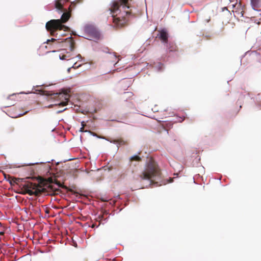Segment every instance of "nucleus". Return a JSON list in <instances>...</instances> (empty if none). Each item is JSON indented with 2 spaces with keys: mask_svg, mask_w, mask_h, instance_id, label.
Masks as SVG:
<instances>
[{
  "mask_svg": "<svg viewBox=\"0 0 261 261\" xmlns=\"http://www.w3.org/2000/svg\"><path fill=\"white\" fill-rule=\"evenodd\" d=\"M69 0H59L55 2V7L59 14H62L60 19H52L46 24L45 27L48 31H50L53 35L56 30H67L68 28L63 23H66L71 16L72 11L71 5L68 8V10L63 8L65 3Z\"/></svg>",
  "mask_w": 261,
  "mask_h": 261,
  "instance_id": "f257e3e1",
  "label": "nucleus"
},
{
  "mask_svg": "<svg viewBox=\"0 0 261 261\" xmlns=\"http://www.w3.org/2000/svg\"><path fill=\"white\" fill-rule=\"evenodd\" d=\"M128 0H114L111 3L110 8L112 14L111 19L115 25L121 27L125 24L128 17L130 16V7L128 4Z\"/></svg>",
  "mask_w": 261,
  "mask_h": 261,
  "instance_id": "f03ea898",
  "label": "nucleus"
},
{
  "mask_svg": "<svg viewBox=\"0 0 261 261\" xmlns=\"http://www.w3.org/2000/svg\"><path fill=\"white\" fill-rule=\"evenodd\" d=\"M141 180H146V187L153 184V181L160 178V172L158 166L152 161H149L144 170L139 175Z\"/></svg>",
  "mask_w": 261,
  "mask_h": 261,
  "instance_id": "7ed1b4c3",
  "label": "nucleus"
},
{
  "mask_svg": "<svg viewBox=\"0 0 261 261\" xmlns=\"http://www.w3.org/2000/svg\"><path fill=\"white\" fill-rule=\"evenodd\" d=\"M159 38L162 40V42L166 45L167 49L169 51H172L175 49V46L173 43H168V34L167 31L163 29L161 30L159 34Z\"/></svg>",
  "mask_w": 261,
  "mask_h": 261,
  "instance_id": "20e7f679",
  "label": "nucleus"
},
{
  "mask_svg": "<svg viewBox=\"0 0 261 261\" xmlns=\"http://www.w3.org/2000/svg\"><path fill=\"white\" fill-rule=\"evenodd\" d=\"M84 31L94 39L98 40L100 38V33L93 25L86 24L84 26Z\"/></svg>",
  "mask_w": 261,
  "mask_h": 261,
  "instance_id": "39448f33",
  "label": "nucleus"
},
{
  "mask_svg": "<svg viewBox=\"0 0 261 261\" xmlns=\"http://www.w3.org/2000/svg\"><path fill=\"white\" fill-rule=\"evenodd\" d=\"M55 95L56 97H58L60 99L63 98V99L64 100V101H63L61 102L60 103L55 104L56 105H59L65 106L66 105V103L68 102V98H69V95L68 94L57 93L55 94Z\"/></svg>",
  "mask_w": 261,
  "mask_h": 261,
  "instance_id": "423d86ee",
  "label": "nucleus"
},
{
  "mask_svg": "<svg viewBox=\"0 0 261 261\" xmlns=\"http://www.w3.org/2000/svg\"><path fill=\"white\" fill-rule=\"evenodd\" d=\"M251 5L253 10L257 11H260V10L257 9L261 7L260 0H251Z\"/></svg>",
  "mask_w": 261,
  "mask_h": 261,
  "instance_id": "0eeeda50",
  "label": "nucleus"
},
{
  "mask_svg": "<svg viewBox=\"0 0 261 261\" xmlns=\"http://www.w3.org/2000/svg\"><path fill=\"white\" fill-rule=\"evenodd\" d=\"M150 66H152V68L156 71L159 72L162 71L163 70V64L161 62L153 63V64H150Z\"/></svg>",
  "mask_w": 261,
  "mask_h": 261,
  "instance_id": "6e6552de",
  "label": "nucleus"
},
{
  "mask_svg": "<svg viewBox=\"0 0 261 261\" xmlns=\"http://www.w3.org/2000/svg\"><path fill=\"white\" fill-rule=\"evenodd\" d=\"M121 84L124 85L123 88L126 89L132 85V81L130 80H126L121 82Z\"/></svg>",
  "mask_w": 261,
  "mask_h": 261,
  "instance_id": "1a4fd4ad",
  "label": "nucleus"
},
{
  "mask_svg": "<svg viewBox=\"0 0 261 261\" xmlns=\"http://www.w3.org/2000/svg\"><path fill=\"white\" fill-rule=\"evenodd\" d=\"M101 138L109 141L110 143L117 144L118 148L119 147V145H121V141H116V140H112V141H111V140H109L108 139H106L105 137H102Z\"/></svg>",
  "mask_w": 261,
  "mask_h": 261,
  "instance_id": "9d476101",
  "label": "nucleus"
},
{
  "mask_svg": "<svg viewBox=\"0 0 261 261\" xmlns=\"http://www.w3.org/2000/svg\"><path fill=\"white\" fill-rule=\"evenodd\" d=\"M99 46L100 45L99 44H98L97 42H95L94 44H92L93 49L96 51H100V49Z\"/></svg>",
  "mask_w": 261,
  "mask_h": 261,
  "instance_id": "9b49d317",
  "label": "nucleus"
},
{
  "mask_svg": "<svg viewBox=\"0 0 261 261\" xmlns=\"http://www.w3.org/2000/svg\"><path fill=\"white\" fill-rule=\"evenodd\" d=\"M141 160V158L139 157L138 155H134L133 156H132L130 158V161H140Z\"/></svg>",
  "mask_w": 261,
  "mask_h": 261,
  "instance_id": "f8f14e48",
  "label": "nucleus"
},
{
  "mask_svg": "<svg viewBox=\"0 0 261 261\" xmlns=\"http://www.w3.org/2000/svg\"><path fill=\"white\" fill-rule=\"evenodd\" d=\"M26 192L30 195H32L34 194V192L31 190L29 187L25 188Z\"/></svg>",
  "mask_w": 261,
  "mask_h": 261,
  "instance_id": "ddd939ff",
  "label": "nucleus"
},
{
  "mask_svg": "<svg viewBox=\"0 0 261 261\" xmlns=\"http://www.w3.org/2000/svg\"><path fill=\"white\" fill-rule=\"evenodd\" d=\"M59 57H60V60H66L67 58L69 57V56L63 55L62 56L60 55Z\"/></svg>",
  "mask_w": 261,
  "mask_h": 261,
  "instance_id": "4468645a",
  "label": "nucleus"
},
{
  "mask_svg": "<svg viewBox=\"0 0 261 261\" xmlns=\"http://www.w3.org/2000/svg\"><path fill=\"white\" fill-rule=\"evenodd\" d=\"M81 66V64L76 65V63H75L71 67L72 68L76 69Z\"/></svg>",
  "mask_w": 261,
  "mask_h": 261,
  "instance_id": "2eb2a0df",
  "label": "nucleus"
},
{
  "mask_svg": "<svg viewBox=\"0 0 261 261\" xmlns=\"http://www.w3.org/2000/svg\"><path fill=\"white\" fill-rule=\"evenodd\" d=\"M101 223H102V224H103L105 223V222H102V220H100V222H99V224H98V225H96L95 224H93L92 225L91 227H92V228H94V227H96V228H97V227H98V226L99 225V224H101Z\"/></svg>",
  "mask_w": 261,
  "mask_h": 261,
  "instance_id": "dca6fc26",
  "label": "nucleus"
},
{
  "mask_svg": "<svg viewBox=\"0 0 261 261\" xmlns=\"http://www.w3.org/2000/svg\"><path fill=\"white\" fill-rule=\"evenodd\" d=\"M44 163V162H40V163H29V164H25V165L26 166H31V165H35V164H43Z\"/></svg>",
  "mask_w": 261,
  "mask_h": 261,
  "instance_id": "f3484780",
  "label": "nucleus"
},
{
  "mask_svg": "<svg viewBox=\"0 0 261 261\" xmlns=\"http://www.w3.org/2000/svg\"><path fill=\"white\" fill-rule=\"evenodd\" d=\"M74 48L73 45L72 43H70V50H73Z\"/></svg>",
  "mask_w": 261,
  "mask_h": 261,
  "instance_id": "a211bd4d",
  "label": "nucleus"
},
{
  "mask_svg": "<svg viewBox=\"0 0 261 261\" xmlns=\"http://www.w3.org/2000/svg\"><path fill=\"white\" fill-rule=\"evenodd\" d=\"M112 55H113V58H114L115 59H116L118 58V57L116 56L115 53H113Z\"/></svg>",
  "mask_w": 261,
  "mask_h": 261,
  "instance_id": "6ab92c4d",
  "label": "nucleus"
},
{
  "mask_svg": "<svg viewBox=\"0 0 261 261\" xmlns=\"http://www.w3.org/2000/svg\"><path fill=\"white\" fill-rule=\"evenodd\" d=\"M83 123H84V122H82V124L83 127L80 128V132H85L84 130V128H83V127H84ZM85 132H87V131L86 130Z\"/></svg>",
  "mask_w": 261,
  "mask_h": 261,
  "instance_id": "aec40b11",
  "label": "nucleus"
},
{
  "mask_svg": "<svg viewBox=\"0 0 261 261\" xmlns=\"http://www.w3.org/2000/svg\"><path fill=\"white\" fill-rule=\"evenodd\" d=\"M124 94H127L129 97L132 96L133 93L132 92H124Z\"/></svg>",
  "mask_w": 261,
  "mask_h": 261,
  "instance_id": "412c9836",
  "label": "nucleus"
},
{
  "mask_svg": "<svg viewBox=\"0 0 261 261\" xmlns=\"http://www.w3.org/2000/svg\"><path fill=\"white\" fill-rule=\"evenodd\" d=\"M66 109V108H65L63 110H62V109H60V110L58 111L57 113H61V112H63L64 111H65Z\"/></svg>",
  "mask_w": 261,
  "mask_h": 261,
  "instance_id": "4be33fe9",
  "label": "nucleus"
},
{
  "mask_svg": "<svg viewBox=\"0 0 261 261\" xmlns=\"http://www.w3.org/2000/svg\"><path fill=\"white\" fill-rule=\"evenodd\" d=\"M66 109V108H65L63 110H62V109H60V110L58 111L57 113H61V112H63L64 111H65Z\"/></svg>",
  "mask_w": 261,
  "mask_h": 261,
  "instance_id": "5701e85b",
  "label": "nucleus"
},
{
  "mask_svg": "<svg viewBox=\"0 0 261 261\" xmlns=\"http://www.w3.org/2000/svg\"><path fill=\"white\" fill-rule=\"evenodd\" d=\"M32 93V92H30V91H29L28 92H21L19 93V94H29V93Z\"/></svg>",
  "mask_w": 261,
  "mask_h": 261,
  "instance_id": "b1692460",
  "label": "nucleus"
},
{
  "mask_svg": "<svg viewBox=\"0 0 261 261\" xmlns=\"http://www.w3.org/2000/svg\"><path fill=\"white\" fill-rule=\"evenodd\" d=\"M56 40V39H55V38H51L50 40L48 39L47 40V42H48L50 41H55Z\"/></svg>",
  "mask_w": 261,
  "mask_h": 261,
  "instance_id": "393cba45",
  "label": "nucleus"
},
{
  "mask_svg": "<svg viewBox=\"0 0 261 261\" xmlns=\"http://www.w3.org/2000/svg\"><path fill=\"white\" fill-rule=\"evenodd\" d=\"M76 57H77L79 59H82V56H81L80 54H79Z\"/></svg>",
  "mask_w": 261,
  "mask_h": 261,
  "instance_id": "a878e982",
  "label": "nucleus"
},
{
  "mask_svg": "<svg viewBox=\"0 0 261 261\" xmlns=\"http://www.w3.org/2000/svg\"><path fill=\"white\" fill-rule=\"evenodd\" d=\"M237 5H238L237 3H236L235 4H232V7H235L237 6Z\"/></svg>",
  "mask_w": 261,
  "mask_h": 261,
  "instance_id": "bb28decb",
  "label": "nucleus"
},
{
  "mask_svg": "<svg viewBox=\"0 0 261 261\" xmlns=\"http://www.w3.org/2000/svg\"><path fill=\"white\" fill-rule=\"evenodd\" d=\"M71 69H72V68H71V67H69V68H68V69H67V71H68V72H69L70 71V70H71Z\"/></svg>",
  "mask_w": 261,
  "mask_h": 261,
  "instance_id": "cd10ccee",
  "label": "nucleus"
},
{
  "mask_svg": "<svg viewBox=\"0 0 261 261\" xmlns=\"http://www.w3.org/2000/svg\"><path fill=\"white\" fill-rule=\"evenodd\" d=\"M90 133H91V134H92V135H93V136H97V135H96L95 134H94V133H91V132H90Z\"/></svg>",
  "mask_w": 261,
  "mask_h": 261,
  "instance_id": "c85d7f7f",
  "label": "nucleus"
},
{
  "mask_svg": "<svg viewBox=\"0 0 261 261\" xmlns=\"http://www.w3.org/2000/svg\"><path fill=\"white\" fill-rule=\"evenodd\" d=\"M108 48H106L105 50H102V51H103V52H106V53H107V50H108Z\"/></svg>",
  "mask_w": 261,
  "mask_h": 261,
  "instance_id": "c756f323",
  "label": "nucleus"
},
{
  "mask_svg": "<svg viewBox=\"0 0 261 261\" xmlns=\"http://www.w3.org/2000/svg\"><path fill=\"white\" fill-rule=\"evenodd\" d=\"M116 198L118 199H120L119 196H117Z\"/></svg>",
  "mask_w": 261,
  "mask_h": 261,
  "instance_id": "7c9ffc66",
  "label": "nucleus"
},
{
  "mask_svg": "<svg viewBox=\"0 0 261 261\" xmlns=\"http://www.w3.org/2000/svg\"><path fill=\"white\" fill-rule=\"evenodd\" d=\"M241 16H243V12H242H242H241Z\"/></svg>",
  "mask_w": 261,
  "mask_h": 261,
  "instance_id": "2f4dec72",
  "label": "nucleus"
},
{
  "mask_svg": "<svg viewBox=\"0 0 261 261\" xmlns=\"http://www.w3.org/2000/svg\"><path fill=\"white\" fill-rule=\"evenodd\" d=\"M120 60V59H119L115 63V65L117 64V63L118 62V61Z\"/></svg>",
  "mask_w": 261,
  "mask_h": 261,
  "instance_id": "473e14b6",
  "label": "nucleus"
},
{
  "mask_svg": "<svg viewBox=\"0 0 261 261\" xmlns=\"http://www.w3.org/2000/svg\"><path fill=\"white\" fill-rule=\"evenodd\" d=\"M112 202H115V201H114V200H111V202H110V203L111 204Z\"/></svg>",
  "mask_w": 261,
  "mask_h": 261,
  "instance_id": "72a5a7b5",
  "label": "nucleus"
},
{
  "mask_svg": "<svg viewBox=\"0 0 261 261\" xmlns=\"http://www.w3.org/2000/svg\"><path fill=\"white\" fill-rule=\"evenodd\" d=\"M183 120H184V119L181 118V120H179V121L181 122V121H182Z\"/></svg>",
  "mask_w": 261,
  "mask_h": 261,
  "instance_id": "f704fd0d",
  "label": "nucleus"
},
{
  "mask_svg": "<svg viewBox=\"0 0 261 261\" xmlns=\"http://www.w3.org/2000/svg\"><path fill=\"white\" fill-rule=\"evenodd\" d=\"M69 38H69V37H68V38H65V39H64V40H66L67 39H69Z\"/></svg>",
  "mask_w": 261,
  "mask_h": 261,
  "instance_id": "c9c22d12",
  "label": "nucleus"
},
{
  "mask_svg": "<svg viewBox=\"0 0 261 261\" xmlns=\"http://www.w3.org/2000/svg\"><path fill=\"white\" fill-rule=\"evenodd\" d=\"M170 182H172V179H171V181Z\"/></svg>",
  "mask_w": 261,
  "mask_h": 261,
  "instance_id": "e433bc0d",
  "label": "nucleus"
},
{
  "mask_svg": "<svg viewBox=\"0 0 261 261\" xmlns=\"http://www.w3.org/2000/svg\"><path fill=\"white\" fill-rule=\"evenodd\" d=\"M45 163H49V161L45 162Z\"/></svg>",
  "mask_w": 261,
  "mask_h": 261,
  "instance_id": "4c0bfd02",
  "label": "nucleus"
}]
</instances>
